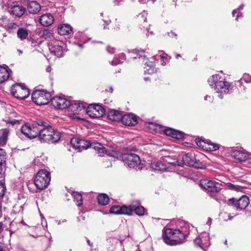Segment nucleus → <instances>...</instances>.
<instances>
[{
  "label": "nucleus",
  "mask_w": 251,
  "mask_h": 251,
  "mask_svg": "<svg viewBox=\"0 0 251 251\" xmlns=\"http://www.w3.org/2000/svg\"><path fill=\"white\" fill-rule=\"evenodd\" d=\"M50 179V173L45 169H41L37 172L34 180V183H29L27 184V187L32 193H37L48 186Z\"/></svg>",
  "instance_id": "obj_1"
},
{
  "label": "nucleus",
  "mask_w": 251,
  "mask_h": 251,
  "mask_svg": "<svg viewBox=\"0 0 251 251\" xmlns=\"http://www.w3.org/2000/svg\"><path fill=\"white\" fill-rule=\"evenodd\" d=\"M187 234L178 229L165 228L163 230L162 238L167 245L175 246L182 243Z\"/></svg>",
  "instance_id": "obj_2"
},
{
  "label": "nucleus",
  "mask_w": 251,
  "mask_h": 251,
  "mask_svg": "<svg viewBox=\"0 0 251 251\" xmlns=\"http://www.w3.org/2000/svg\"><path fill=\"white\" fill-rule=\"evenodd\" d=\"M209 85L214 88L220 99L223 98V94H227L231 90L230 84L227 82L221 79L219 75H213L208 80Z\"/></svg>",
  "instance_id": "obj_3"
},
{
  "label": "nucleus",
  "mask_w": 251,
  "mask_h": 251,
  "mask_svg": "<svg viewBox=\"0 0 251 251\" xmlns=\"http://www.w3.org/2000/svg\"><path fill=\"white\" fill-rule=\"evenodd\" d=\"M40 131L39 141L41 143L55 144L59 142L61 133L51 126L42 128Z\"/></svg>",
  "instance_id": "obj_4"
},
{
  "label": "nucleus",
  "mask_w": 251,
  "mask_h": 251,
  "mask_svg": "<svg viewBox=\"0 0 251 251\" xmlns=\"http://www.w3.org/2000/svg\"><path fill=\"white\" fill-rule=\"evenodd\" d=\"M150 129L155 133H161L163 132L167 136H171L176 139H180L183 137V132L175 130L172 128L165 129L161 125L154 123L150 124Z\"/></svg>",
  "instance_id": "obj_5"
},
{
  "label": "nucleus",
  "mask_w": 251,
  "mask_h": 251,
  "mask_svg": "<svg viewBox=\"0 0 251 251\" xmlns=\"http://www.w3.org/2000/svg\"><path fill=\"white\" fill-rule=\"evenodd\" d=\"M33 102L38 105H46L51 100V95L45 90H36L32 94Z\"/></svg>",
  "instance_id": "obj_6"
},
{
  "label": "nucleus",
  "mask_w": 251,
  "mask_h": 251,
  "mask_svg": "<svg viewBox=\"0 0 251 251\" xmlns=\"http://www.w3.org/2000/svg\"><path fill=\"white\" fill-rule=\"evenodd\" d=\"M92 148L94 149L100 156H103L105 154L113 157L115 158L121 159L124 162V156L125 153H122L114 150H106L101 144L95 143L92 145Z\"/></svg>",
  "instance_id": "obj_7"
},
{
  "label": "nucleus",
  "mask_w": 251,
  "mask_h": 251,
  "mask_svg": "<svg viewBox=\"0 0 251 251\" xmlns=\"http://www.w3.org/2000/svg\"><path fill=\"white\" fill-rule=\"evenodd\" d=\"M10 91L13 96L20 100H25L30 95L29 90L24 84L15 83L12 85Z\"/></svg>",
  "instance_id": "obj_8"
},
{
  "label": "nucleus",
  "mask_w": 251,
  "mask_h": 251,
  "mask_svg": "<svg viewBox=\"0 0 251 251\" xmlns=\"http://www.w3.org/2000/svg\"><path fill=\"white\" fill-rule=\"evenodd\" d=\"M86 113L93 118H99L103 116L105 110L101 105L98 104H90L86 109Z\"/></svg>",
  "instance_id": "obj_9"
},
{
  "label": "nucleus",
  "mask_w": 251,
  "mask_h": 251,
  "mask_svg": "<svg viewBox=\"0 0 251 251\" xmlns=\"http://www.w3.org/2000/svg\"><path fill=\"white\" fill-rule=\"evenodd\" d=\"M71 144L75 150H78V151L87 149L92 147V144L85 140L80 139L77 138H73L71 140Z\"/></svg>",
  "instance_id": "obj_10"
},
{
  "label": "nucleus",
  "mask_w": 251,
  "mask_h": 251,
  "mask_svg": "<svg viewBox=\"0 0 251 251\" xmlns=\"http://www.w3.org/2000/svg\"><path fill=\"white\" fill-rule=\"evenodd\" d=\"M200 186L205 190L211 192H218L221 190L219 183L211 180H201L200 182Z\"/></svg>",
  "instance_id": "obj_11"
},
{
  "label": "nucleus",
  "mask_w": 251,
  "mask_h": 251,
  "mask_svg": "<svg viewBox=\"0 0 251 251\" xmlns=\"http://www.w3.org/2000/svg\"><path fill=\"white\" fill-rule=\"evenodd\" d=\"M139 202L138 201H134L128 206H126V215H130L131 212L135 211L136 214L141 216L147 214L146 210L142 206L138 205Z\"/></svg>",
  "instance_id": "obj_12"
},
{
  "label": "nucleus",
  "mask_w": 251,
  "mask_h": 251,
  "mask_svg": "<svg viewBox=\"0 0 251 251\" xmlns=\"http://www.w3.org/2000/svg\"><path fill=\"white\" fill-rule=\"evenodd\" d=\"M51 104L56 108L64 109L70 105L71 101L61 97H54L51 99Z\"/></svg>",
  "instance_id": "obj_13"
},
{
  "label": "nucleus",
  "mask_w": 251,
  "mask_h": 251,
  "mask_svg": "<svg viewBox=\"0 0 251 251\" xmlns=\"http://www.w3.org/2000/svg\"><path fill=\"white\" fill-rule=\"evenodd\" d=\"M197 145L206 151H216L219 149L218 144L212 143L211 141L205 142L201 139H196Z\"/></svg>",
  "instance_id": "obj_14"
},
{
  "label": "nucleus",
  "mask_w": 251,
  "mask_h": 251,
  "mask_svg": "<svg viewBox=\"0 0 251 251\" xmlns=\"http://www.w3.org/2000/svg\"><path fill=\"white\" fill-rule=\"evenodd\" d=\"M229 203L233 204L237 209L241 210L244 209L249 204V200L247 196L241 197L239 199L236 200L232 198L229 200Z\"/></svg>",
  "instance_id": "obj_15"
},
{
  "label": "nucleus",
  "mask_w": 251,
  "mask_h": 251,
  "mask_svg": "<svg viewBox=\"0 0 251 251\" xmlns=\"http://www.w3.org/2000/svg\"><path fill=\"white\" fill-rule=\"evenodd\" d=\"M139 157L134 153H126V164L130 168H135L140 164Z\"/></svg>",
  "instance_id": "obj_16"
},
{
  "label": "nucleus",
  "mask_w": 251,
  "mask_h": 251,
  "mask_svg": "<svg viewBox=\"0 0 251 251\" xmlns=\"http://www.w3.org/2000/svg\"><path fill=\"white\" fill-rule=\"evenodd\" d=\"M176 162L168 163L165 164L161 161L154 162L151 164V168L155 170L164 171H170L171 166H174Z\"/></svg>",
  "instance_id": "obj_17"
},
{
  "label": "nucleus",
  "mask_w": 251,
  "mask_h": 251,
  "mask_svg": "<svg viewBox=\"0 0 251 251\" xmlns=\"http://www.w3.org/2000/svg\"><path fill=\"white\" fill-rule=\"evenodd\" d=\"M251 154H249L246 151L243 150H236L233 151L232 156L238 162H244L247 160H250Z\"/></svg>",
  "instance_id": "obj_18"
},
{
  "label": "nucleus",
  "mask_w": 251,
  "mask_h": 251,
  "mask_svg": "<svg viewBox=\"0 0 251 251\" xmlns=\"http://www.w3.org/2000/svg\"><path fill=\"white\" fill-rule=\"evenodd\" d=\"M6 167V154L4 150L0 148V178L4 176Z\"/></svg>",
  "instance_id": "obj_19"
},
{
  "label": "nucleus",
  "mask_w": 251,
  "mask_h": 251,
  "mask_svg": "<svg viewBox=\"0 0 251 251\" xmlns=\"http://www.w3.org/2000/svg\"><path fill=\"white\" fill-rule=\"evenodd\" d=\"M124 116L125 115H122L119 111L116 110H111L108 112L107 115L110 120L118 122H121L123 124L126 125V123L124 121Z\"/></svg>",
  "instance_id": "obj_20"
},
{
  "label": "nucleus",
  "mask_w": 251,
  "mask_h": 251,
  "mask_svg": "<svg viewBox=\"0 0 251 251\" xmlns=\"http://www.w3.org/2000/svg\"><path fill=\"white\" fill-rule=\"evenodd\" d=\"M69 110L74 114H79L82 110L86 108V104L75 101H71L70 105L68 107Z\"/></svg>",
  "instance_id": "obj_21"
},
{
  "label": "nucleus",
  "mask_w": 251,
  "mask_h": 251,
  "mask_svg": "<svg viewBox=\"0 0 251 251\" xmlns=\"http://www.w3.org/2000/svg\"><path fill=\"white\" fill-rule=\"evenodd\" d=\"M54 21L53 16L50 13L42 15L39 19L40 23L43 26H48L51 25Z\"/></svg>",
  "instance_id": "obj_22"
},
{
  "label": "nucleus",
  "mask_w": 251,
  "mask_h": 251,
  "mask_svg": "<svg viewBox=\"0 0 251 251\" xmlns=\"http://www.w3.org/2000/svg\"><path fill=\"white\" fill-rule=\"evenodd\" d=\"M50 52L58 57H62L64 53L63 47L58 45L51 44L49 46Z\"/></svg>",
  "instance_id": "obj_23"
},
{
  "label": "nucleus",
  "mask_w": 251,
  "mask_h": 251,
  "mask_svg": "<svg viewBox=\"0 0 251 251\" xmlns=\"http://www.w3.org/2000/svg\"><path fill=\"white\" fill-rule=\"evenodd\" d=\"M42 128L38 127L36 125H31L29 133H28V138L33 139L38 137L39 139L40 131H41Z\"/></svg>",
  "instance_id": "obj_24"
},
{
  "label": "nucleus",
  "mask_w": 251,
  "mask_h": 251,
  "mask_svg": "<svg viewBox=\"0 0 251 251\" xmlns=\"http://www.w3.org/2000/svg\"><path fill=\"white\" fill-rule=\"evenodd\" d=\"M72 27L69 24H62L58 27V32L60 35H68L72 32Z\"/></svg>",
  "instance_id": "obj_25"
},
{
  "label": "nucleus",
  "mask_w": 251,
  "mask_h": 251,
  "mask_svg": "<svg viewBox=\"0 0 251 251\" xmlns=\"http://www.w3.org/2000/svg\"><path fill=\"white\" fill-rule=\"evenodd\" d=\"M27 10L30 13L35 14L40 11L41 6L37 2L32 1L27 6Z\"/></svg>",
  "instance_id": "obj_26"
},
{
  "label": "nucleus",
  "mask_w": 251,
  "mask_h": 251,
  "mask_svg": "<svg viewBox=\"0 0 251 251\" xmlns=\"http://www.w3.org/2000/svg\"><path fill=\"white\" fill-rule=\"evenodd\" d=\"M183 164L190 166H196V162L195 157L190 153H187L182 157Z\"/></svg>",
  "instance_id": "obj_27"
},
{
  "label": "nucleus",
  "mask_w": 251,
  "mask_h": 251,
  "mask_svg": "<svg viewBox=\"0 0 251 251\" xmlns=\"http://www.w3.org/2000/svg\"><path fill=\"white\" fill-rule=\"evenodd\" d=\"M0 131L1 134L0 136V146L3 147L7 142L9 130L7 128H3L0 130Z\"/></svg>",
  "instance_id": "obj_28"
},
{
  "label": "nucleus",
  "mask_w": 251,
  "mask_h": 251,
  "mask_svg": "<svg viewBox=\"0 0 251 251\" xmlns=\"http://www.w3.org/2000/svg\"><path fill=\"white\" fill-rule=\"evenodd\" d=\"M25 10V8L22 6L15 5L11 7L10 12L16 16L20 17L24 14Z\"/></svg>",
  "instance_id": "obj_29"
},
{
  "label": "nucleus",
  "mask_w": 251,
  "mask_h": 251,
  "mask_svg": "<svg viewBox=\"0 0 251 251\" xmlns=\"http://www.w3.org/2000/svg\"><path fill=\"white\" fill-rule=\"evenodd\" d=\"M138 123V118L134 114L126 113V126H134Z\"/></svg>",
  "instance_id": "obj_30"
},
{
  "label": "nucleus",
  "mask_w": 251,
  "mask_h": 251,
  "mask_svg": "<svg viewBox=\"0 0 251 251\" xmlns=\"http://www.w3.org/2000/svg\"><path fill=\"white\" fill-rule=\"evenodd\" d=\"M110 213L115 214H126V205L122 207L119 205H114L109 210Z\"/></svg>",
  "instance_id": "obj_31"
},
{
  "label": "nucleus",
  "mask_w": 251,
  "mask_h": 251,
  "mask_svg": "<svg viewBox=\"0 0 251 251\" xmlns=\"http://www.w3.org/2000/svg\"><path fill=\"white\" fill-rule=\"evenodd\" d=\"M19 25L16 23L8 22L4 26L5 29L9 33H14L19 28Z\"/></svg>",
  "instance_id": "obj_32"
},
{
  "label": "nucleus",
  "mask_w": 251,
  "mask_h": 251,
  "mask_svg": "<svg viewBox=\"0 0 251 251\" xmlns=\"http://www.w3.org/2000/svg\"><path fill=\"white\" fill-rule=\"evenodd\" d=\"M156 71L155 68L154 62L151 61L149 62H146L145 66L144 67L145 74H152Z\"/></svg>",
  "instance_id": "obj_33"
},
{
  "label": "nucleus",
  "mask_w": 251,
  "mask_h": 251,
  "mask_svg": "<svg viewBox=\"0 0 251 251\" xmlns=\"http://www.w3.org/2000/svg\"><path fill=\"white\" fill-rule=\"evenodd\" d=\"M28 30L24 27H19L17 31V37L21 41H23L27 38L28 35Z\"/></svg>",
  "instance_id": "obj_34"
},
{
  "label": "nucleus",
  "mask_w": 251,
  "mask_h": 251,
  "mask_svg": "<svg viewBox=\"0 0 251 251\" xmlns=\"http://www.w3.org/2000/svg\"><path fill=\"white\" fill-rule=\"evenodd\" d=\"M205 238L206 239H204L203 237H198L195 240V243L201 247V248L203 247H208L210 245L208 238L207 237H206Z\"/></svg>",
  "instance_id": "obj_35"
},
{
  "label": "nucleus",
  "mask_w": 251,
  "mask_h": 251,
  "mask_svg": "<svg viewBox=\"0 0 251 251\" xmlns=\"http://www.w3.org/2000/svg\"><path fill=\"white\" fill-rule=\"evenodd\" d=\"M9 77V74L6 68L0 66V83L7 80Z\"/></svg>",
  "instance_id": "obj_36"
},
{
  "label": "nucleus",
  "mask_w": 251,
  "mask_h": 251,
  "mask_svg": "<svg viewBox=\"0 0 251 251\" xmlns=\"http://www.w3.org/2000/svg\"><path fill=\"white\" fill-rule=\"evenodd\" d=\"M97 200L99 204L103 206L107 205L109 201L108 196L104 193H101L97 197Z\"/></svg>",
  "instance_id": "obj_37"
},
{
  "label": "nucleus",
  "mask_w": 251,
  "mask_h": 251,
  "mask_svg": "<svg viewBox=\"0 0 251 251\" xmlns=\"http://www.w3.org/2000/svg\"><path fill=\"white\" fill-rule=\"evenodd\" d=\"M72 195L74 198V201L75 202L76 205L80 207L83 204L82 197L80 193L74 192L72 193Z\"/></svg>",
  "instance_id": "obj_38"
},
{
  "label": "nucleus",
  "mask_w": 251,
  "mask_h": 251,
  "mask_svg": "<svg viewBox=\"0 0 251 251\" xmlns=\"http://www.w3.org/2000/svg\"><path fill=\"white\" fill-rule=\"evenodd\" d=\"M125 60V55L124 53H122L118 55L112 61V65H117L118 64L122 63Z\"/></svg>",
  "instance_id": "obj_39"
},
{
  "label": "nucleus",
  "mask_w": 251,
  "mask_h": 251,
  "mask_svg": "<svg viewBox=\"0 0 251 251\" xmlns=\"http://www.w3.org/2000/svg\"><path fill=\"white\" fill-rule=\"evenodd\" d=\"M20 223H19L16 220H13L9 225V231L10 234L14 233L19 227Z\"/></svg>",
  "instance_id": "obj_40"
},
{
  "label": "nucleus",
  "mask_w": 251,
  "mask_h": 251,
  "mask_svg": "<svg viewBox=\"0 0 251 251\" xmlns=\"http://www.w3.org/2000/svg\"><path fill=\"white\" fill-rule=\"evenodd\" d=\"M30 127L31 125H29L28 124H25L24 126H23L21 129L22 133L28 138V133H29Z\"/></svg>",
  "instance_id": "obj_41"
},
{
  "label": "nucleus",
  "mask_w": 251,
  "mask_h": 251,
  "mask_svg": "<svg viewBox=\"0 0 251 251\" xmlns=\"http://www.w3.org/2000/svg\"><path fill=\"white\" fill-rule=\"evenodd\" d=\"M148 13L146 11L144 10L140 13L138 16V19L140 22H146L147 20Z\"/></svg>",
  "instance_id": "obj_42"
},
{
  "label": "nucleus",
  "mask_w": 251,
  "mask_h": 251,
  "mask_svg": "<svg viewBox=\"0 0 251 251\" xmlns=\"http://www.w3.org/2000/svg\"><path fill=\"white\" fill-rule=\"evenodd\" d=\"M6 190V188L5 185V181L0 180V197H3L5 194V192Z\"/></svg>",
  "instance_id": "obj_43"
},
{
  "label": "nucleus",
  "mask_w": 251,
  "mask_h": 251,
  "mask_svg": "<svg viewBox=\"0 0 251 251\" xmlns=\"http://www.w3.org/2000/svg\"><path fill=\"white\" fill-rule=\"evenodd\" d=\"M243 5H240L239 8L237 9H235L232 12V15L233 16H235V14H237L236 15V20L240 17L242 16V14L240 12V10L243 9Z\"/></svg>",
  "instance_id": "obj_44"
},
{
  "label": "nucleus",
  "mask_w": 251,
  "mask_h": 251,
  "mask_svg": "<svg viewBox=\"0 0 251 251\" xmlns=\"http://www.w3.org/2000/svg\"><path fill=\"white\" fill-rule=\"evenodd\" d=\"M241 80L242 81L246 83H250L251 82V76L248 74H245Z\"/></svg>",
  "instance_id": "obj_45"
},
{
  "label": "nucleus",
  "mask_w": 251,
  "mask_h": 251,
  "mask_svg": "<svg viewBox=\"0 0 251 251\" xmlns=\"http://www.w3.org/2000/svg\"><path fill=\"white\" fill-rule=\"evenodd\" d=\"M35 125H37V126L38 127L41 128H44L47 127L48 126H49V125L47 123L43 122L42 121H39L38 122H37V124Z\"/></svg>",
  "instance_id": "obj_46"
},
{
  "label": "nucleus",
  "mask_w": 251,
  "mask_h": 251,
  "mask_svg": "<svg viewBox=\"0 0 251 251\" xmlns=\"http://www.w3.org/2000/svg\"><path fill=\"white\" fill-rule=\"evenodd\" d=\"M7 124H10L12 125H14L17 123H19V121L15 119H12L11 118L9 117L7 120H4Z\"/></svg>",
  "instance_id": "obj_47"
},
{
  "label": "nucleus",
  "mask_w": 251,
  "mask_h": 251,
  "mask_svg": "<svg viewBox=\"0 0 251 251\" xmlns=\"http://www.w3.org/2000/svg\"><path fill=\"white\" fill-rule=\"evenodd\" d=\"M129 57L133 59L140 58V55L135 52H128Z\"/></svg>",
  "instance_id": "obj_48"
},
{
  "label": "nucleus",
  "mask_w": 251,
  "mask_h": 251,
  "mask_svg": "<svg viewBox=\"0 0 251 251\" xmlns=\"http://www.w3.org/2000/svg\"><path fill=\"white\" fill-rule=\"evenodd\" d=\"M106 50L108 53L110 54H113L115 52V49L113 47H112L110 46H108L106 48Z\"/></svg>",
  "instance_id": "obj_49"
},
{
  "label": "nucleus",
  "mask_w": 251,
  "mask_h": 251,
  "mask_svg": "<svg viewBox=\"0 0 251 251\" xmlns=\"http://www.w3.org/2000/svg\"><path fill=\"white\" fill-rule=\"evenodd\" d=\"M213 98L212 97H211L210 96H208V95H206L205 97H204V100H207L209 102H212L213 101Z\"/></svg>",
  "instance_id": "obj_50"
},
{
  "label": "nucleus",
  "mask_w": 251,
  "mask_h": 251,
  "mask_svg": "<svg viewBox=\"0 0 251 251\" xmlns=\"http://www.w3.org/2000/svg\"><path fill=\"white\" fill-rule=\"evenodd\" d=\"M226 185L228 187H229V188H230L232 189H237L236 186L231 183H227L226 184Z\"/></svg>",
  "instance_id": "obj_51"
},
{
  "label": "nucleus",
  "mask_w": 251,
  "mask_h": 251,
  "mask_svg": "<svg viewBox=\"0 0 251 251\" xmlns=\"http://www.w3.org/2000/svg\"><path fill=\"white\" fill-rule=\"evenodd\" d=\"M2 216V204L0 202V218Z\"/></svg>",
  "instance_id": "obj_52"
},
{
  "label": "nucleus",
  "mask_w": 251,
  "mask_h": 251,
  "mask_svg": "<svg viewBox=\"0 0 251 251\" xmlns=\"http://www.w3.org/2000/svg\"><path fill=\"white\" fill-rule=\"evenodd\" d=\"M212 223V219L210 218H208L207 221V224L210 225Z\"/></svg>",
  "instance_id": "obj_53"
},
{
  "label": "nucleus",
  "mask_w": 251,
  "mask_h": 251,
  "mask_svg": "<svg viewBox=\"0 0 251 251\" xmlns=\"http://www.w3.org/2000/svg\"><path fill=\"white\" fill-rule=\"evenodd\" d=\"M144 28H146V30H147V36H149V33L150 32H149V30H150V28L148 27V26H144Z\"/></svg>",
  "instance_id": "obj_54"
},
{
  "label": "nucleus",
  "mask_w": 251,
  "mask_h": 251,
  "mask_svg": "<svg viewBox=\"0 0 251 251\" xmlns=\"http://www.w3.org/2000/svg\"><path fill=\"white\" fill-rule=\"evenodd\" d=\"M87 243L88 244V245L90 246V247H92L93 246V244L92 243H91L90 241L87 238Z\"/></svg>",
  "instance_id": "obj_55"
},
{
  "label": "nucleus",
  "mask_w": 251,
  "mask_h": 251,
  "mask_svg": "<svg viewBox=\"0 0 251 251\" xmlns=\"http://www.w3.org/2000/svg\"><path fill=\"white\" fill-rule=\"evenodd\" d=\"M0 251H5V250L4 249L3 247L1 245H0Z\"/></svg>",
  "instance_id": "obj_56"
},
{
  "label": "nucleus",
  "mask_w": 251,
  "mask_h": 251,
  "mask_svg": "<svg viewBox=\"0 0 251 251\" xmlns=\"http://www.w3.org/2000/svg\"><path fill=\"white\" fill-rule=\"evenodd\" d=\"M20 209L19 210V212L20 211H21V212L22 213H23V211H24V208H23V206H20Z\"/></svg>",
  "instance_id": "obj_57"
},
{
  "label": "nucleus",
  "mask_w": 251,
  "mask_h": 251,
  "mask_svg": "<svg viewBox=\"0 0 251 251\" xmlns=\"http://www.w3.org/2000/svg\"><path fill=\"white\" fill-rule=\"evenodd\" d=\"M49 33V32L48 30H44L43 31V35L45 36V35Z\"/></svg>",
  "instance_id": "obj_58"
},
{
  "label": "nucleus",
  "mask_w": 251,
  "mask_h": 251,
  "mask_svg": "<svg viewBox=\"0 0 251 251\" xmlns=\"http://www.w3.org/2000/svg\"><path fill=\"white\" fill-rule=\"evenodd\" d=\"M109 91L110 92V93H113V89L112 87L110 86V87L109 88Z\"/></svg>",
  "instance_id": "obj_59"
},
{
  "label": "nucleus",
  "mask_w": 251,
  "mask_h": 251,
  "mask_svg": "<svg viewBox=\"0 0 251 251\" xmlns=\"http://www.w3.org/2000/svg\"><path fill=\"white\" fill-rule=\"evenodd\" d=\"M20 224H22L23 225H26V224L25 223V222L23 221V220H22L20 223H19Z\"/></svg>",
  "instance_id": "obj_60"
},
{
  "label": "nucleus",
  "mask_w": 251,
  "mask_h": 251,
  "mask_svg": "<svg viewBox=\"0 0 251 251\" xmlns=\"http://www.w3.org/2000/svg\"><path fill=\"white\" fill-rule=\"evenodd\" d=\"M146 0H139V1L141 3H144Z\"/></svg>",
  "instance_id": "obj_61"
},
{
  "label": "nucleus",
  "mask_w": 251,
  "mask_h": 251,
  "mask_svg": "<svg viewBox=\"0 0 251 251\" xmlns=\"http://www.w3.org/2000/svg\"><path fill=\"white\" fill-rule=\"evenodd\" d=\"M110 22V20H109V21H105V23H106L107 25H108L109 24V23Z\"/></svg>",
  "instance_id": "obj_62"
},
{
  "label": "nucleus",
  "mask_w": 251,
  "mask_h": 251,
  "mask_svg": "<svg viewBox=\"0 0 251 251\" xmlns=\"http://www.w3.org/2000/svg\"><path fill=\"white\" fill-rule=\"evenodd\" d=\"M161 58H166V57L163 54L161 55Z\"/></svg>",
  "instance_id": "obj_63"
},
{
  "label": "nucleus",
  "mask_w": 251,
  "mask_h": 251,
  "mask_svg": "<svg viewBox=\"0 0 251 251\" xmlns=\"http://www.w3.org/2000/svg\"><path fill=\"white\" fill-rule=\"evenodd\" d=\"M122 0H115L114 2L116 3V2L117 1V2H119V1H122Z\"/></svg>",
  "instance_id": "obj_64"
}]
</instances>
